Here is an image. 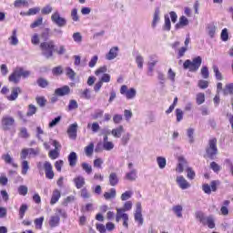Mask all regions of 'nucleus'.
I'll return each mask as SVG.
<instances>
[{
	"label": "nucleus",
	"instance_id": "412c9836",
	"mask_svg": "<svg viewBox=\"0 0 233 233\" xmlns=\"http://www.w3.org/2000/svg\"><path fill=\"white\" fill-rule=\"evenodd\" d=\"M29 3H32V0H15L14 3L15 8H28Z\"/></svg>",
	"mask_w": 233,
	"mask_h": 233
},
{
	"label": "nucleus",
	"instance_id": "72a5a7b5",
	"mask_svg": "<svg viewBox=\"0 0 233 233\" xmlns=\"http://www.w3.org/2000/svg\"><path fill=\"white\" fill-rule=\"evenodd\" d=\"M157 163L158 165V167L161 170H163V168H165V167H167V158H165V157H157Z\"/></svg>",
	"mask_w": 233,
	"mask_h": 233
},
{
	"label": "nucleus",
	"instance_id": "c9c22d12",
	"mask_svg": "<svg viewBox=\"0 0 233 233\" xmlns=\"http://www.w3.org/2000/svg\"><path fill=\"white\" fill-rule=\"evenodd\" d=\"M45 221V217H40L38 218H35L34 223L36 230H41L43 228V222Z\"/></svg>",
	"mask_w": 233,
	"mask_h": 233
},
{
	"label": "nucleus",
	"instance_id": "7c9ffc66",
	"mask_svg": "<svg viewBox=\"0 0 233 233\" xmlns=\"http://www.w3.org/2000/svg\"><path fill=\"white\" fill-rule=\"evenodd\" d=\"M196 218L198 219V221H200V223H202V225H207V218L205 216V213H203L202 211H198L195 213Z\"/></svg>",
	"mask_w": 233,
	"mask_h": 233
},
{
	"label": "nucleus",
	"instance_id": "774afa93",
	"mask_svg": "<svg viewBox=\"0 0 233 233\" xmlns=\"http://www.w3.org/2000/svg\"><path fill=\"white\" fill-rule=\"evenodd\" d=\"M49 157L51 159H57V157H59V150L53 149V150L49 151Z\"/></svg>",
	"mask_w": 233,
	"mask_h": 233
},
{
	"label": "nucleus",
	"instance_id": "5fc2aeb1",
	"mask_svg": "<svg viewBox=\"0 0 233 233\" xmlns=\"http://www.w3.org/2000/svg\"><path fill=\"white\" fill-rule=\"evenodd\" d=\"M183 110L177 108L176 109V117H177V123H181V121H183Z\"/></svg>",
	"mask_w": 233,
	"mask_h": 233
},
{
	"label": "nucleus",
	"instance_id": "a211bd4d",
	"mask_svg": "<svg viewBox=\"0 0 233 233\" xmlns=\"http://www.w3.org/2000/svg\"><path fill=\"white\" fill-rule=\"evenodd\" d=\"M19 94H21V87H13L11 95L7 96L8 101H15L19 96Z\"/></svg>",
	"mask_w": 233,
	"mask_h": 233
},
{
	"label": "nucleus",
	"instance_id": "dca6fc26",
	"mask_svg": "<svg viewBox=\"0 0 233 233\" xmlns=\"http://www.w3.org/2000/svg\"><path fill=\"white\" fill-rule=\"evenodd\" d=\"M178 161H179V163H178L176 170H177V172H178V174H181V173H183V170L185 167H188V163L183 157H180L178 158Z\"/></svg>",
	"mask_w": 233,
	"mask_h": 233
},
{
	"label": "nucleus",
	"instance_id": "e433bc0d",
	"mask_svg": "<svg viewBox=\"0 0 233 233\" xmlns=\"http://www.w3.org/2000/svg\"><path fill=\"white\" fill-rule=\"evenodd\" d=\"M85 154L87 157H90L94 154V142H91L87 147H85Z\"/></svg>",
	"mask_w": 233,
	"mask_h": 233
},
{
	"label": "nucleus",
	"instance_id": "f03ea898",
	"mask_svg": "<svg viewBox=\"0 0 233 233\" xmlns=\"http://www.w3.org/2000/svg\"><path fill=\"white\" fill-rule=\"evenodd\" d=\"M56 48V43L54 40H49L47 42H42L40 44V49L42 52V56L46 57V59H50L54 56V50Z\"/></svg>",
	"mask_w": 233,
	"mask_h": 233
},
{
	"label": "nucleus",
	"instance_id": "6ab92c4d",
	"mask_svg": "<svg viewBox=\"0 0 233 233\" xmlns=\"http://www.w3.org/2000/svg\"><path fill=\"white\" fill-rule=\"evenodd\" d=\"M185 26H188V18L185 15L180 16L178 23L176 24V30H179V28H183Z\"/></svg>",
	"mask_w": 233,
	"mask_h": 233
},
{
	"label": "nucleus",
	"instance_id": "a19ab883",
	"mask_svg": "<svg viewBox=\"0 0 233 233\" xmlns=\"http://www.w3.org/2000/svg\"><path fill=\"white\" fill-rule=\"evenodd\" d=\"M116 188H111L110 192H105L104 193V198L105 199H114L116 198Z\"/></svg>",
	"mask_w": 233,
	"mask_h": 233
},
{
	"label": "nucleus",
	"instance_id": "49530a36",
	"mask_svg": "<svg viewBox=\"0 0 233 233\" xmlns=\"http://www.w3.org/2000/svg\"><path fill=\"white\" fill-rule=\"evenodd\" d=\"M36 84L38 86H40V88H46V86H48V80L40 77L36 80Z\"/></svg>",
	"mask_w": 233,
	"mask_h": 233
},
{
	"label": "nucleus",
	"instance_id": "6e6552de",
	"mask_svg": "<svg viewBox=\"0 0 233 233\" xmlns=\"http://www.w3.org/2000/svg\"><path fill=\"white\" fill-rule=\"evenodd\" d=\"M39 152H40L39 147L24 148V149H22V151L20 153V159H26L28 157V156H29V157H32V156L34 157H35V156H39Z\"/></svg>",
	"mask_w": 233,
	"mask_h": 233
},
{
	"label": "nucleus",
	"instance_id": "09e8293b",
	"mask_svg": "<svg viewBox=\"0 0 233 233\" xmlns=\"http://www.w3.org/2000/svg\"><path fill=\"white\" fill-rule=\"evenodd\" d=\"M79 108V104H77L76 100H70L68 105V110L71 112V110H77Z\"/></svg>",
	"mask_w": 233,
	"mask_h": 233
},
{
	"label": "nucleus",
	"instance_id": "9b49d317",
	"mask_svg": "<svg viewBox=\"0 0 233 233\" xmlns=\"http://www.w3.org/2000/svg\"><path fill=\"white\" fill-rule=\"evenodd\" d=\"M142 209H141V202H137V209H136V213H135V221H137L139 225V227H141V225H143V214H141Z\"/></svg>",
	"mask_w": 233,
	"mask_h": 233
},
{
	"label": "nucleus",
	"instance_id": "de8ad7c7",
	"mask_svg": "<svg viewBox=\"0 0 233 233\" xmlns=\"http://www.w3.org/2000/svg\"><path fill=\"white\" fill-rule=\"evenodd\" d=\"M35 101L37 105L41 106V108L46 106V98L45 96H36Z\"/></svg>",
	"mask_w": 233,
	"mask_h": 233
},
{
	"label": "nucleus",
	"instance_id": "3c124183",
	"mask_svg": "<svg viewBox=\"0 0 233 233\" xmlns=\"http://www.w3.org/2000/svg\"><path fill=\"white\" fill-rule=\"evenodd\" d=\"M26 210H28V205L22 204L20 207V209H19L20 219H23V218H25V214Z\"/></svg>",
	"mask_w": 233,
	"mask_h": 233
},
{
	"label": "nucleus",
	"instance_id": "c756f323",
	"mask_svg": "<svg viewBox=\"0 0 233 233\" xmlns=\"http://www.w3.org/2000/svg\"><path fill=\"white\" fill-rule=\"evenodd\" d=\"M125 128L123 127V126H119L118 127L112 129L111 134L113 137L119 138L121 137V135L123 134Z\"/></svg>",
	"mask_w": 233,
	"mask_h": 233
},
{
	"label": "nucleus",
	"instance_id": "423d86ee",
	"mask_svg": "<svg viewBox=\"0 0 233 233\" xmlns=\"http://www.w3.org/2000/svg\"><path fill=\"white\" fill-rule=\"evenodd\" d=\"M36 167L38 170H45L46 179H54V169L50 162L46 161L44 164L43 162H38Z\"/></svg>",
	"mask_w": 233,
	"mask_h": 233
},
{
	"label": "nucleus",
	"instance_id": "2f4dec72",
	"mask_svg": "<svg viewBox=\"0 0 233 233\" xmlns=\"http://www.w3.org/2000/svg\"><path fill=\"white\" fill-rule=\"evenodd\" d=\"M21 167L23 176H26V174H28V170H30V165L28 164V161L22 159Z\"/></svg>",
	"mask_w": 233,
	"mask_h": 233
},
{
	"label": "nucleus",
	"instance_id": "bb28decb",
	"mask_svg": "<svg viewBox=\"0 0 233 233\" xmlns=\"http://www.w3.org/2000/svg\"><path fill=\"white\" fill-rule=\"evenodd\" d=\"M74 183L76 188H83V187H85V177L82 176H78L74 178Z\"/></svg>",
	"mask_w": 233,
	"mask_h": 233
},
{
	"label": "nucleus",
	"instance_id": "1a4fd4ad",
	"mask_svg": "<svg viewBox=\"0 0 233 233\" xmlns=\"http://www.w3.org/2000/svg\"><path fill=\"white\" fill-rule=\"evenodd\" d=\"M107 70H108V68L106 67V66H104L99 67L95 72V75L97 76L103 75L99 80L102 84L103 83H110V76L108 74H106Z\"/></svg>",
	"mask_w": 233,
	"mask_h": 233
},
{
	"label": "nucleus",
	"instance_id": "473e14b6",
	"mask_svg": "<svg viewBox=\"0 0 233 233\" xmlns=\"http://www.w3.org/2000/svg\"><path fill=\"white\" fill-rule=\"evenodd\" d=\"M87 128H90L93 134H97V131L101 129V127L99 126V123L95 122L93 124H87Z\"/></svg>",
	"mask_w": 233,
	"mask_h": 233
},
{
	"label": "nucleus",
	"instance_id": "0eeeda50",
	"mask_svg": "<svg viewBox=\"0 0 233 233\" xmlns=\"http://www.w3.org/2000/svg\"><path fill=\"white\" fill-rule=\"evenodd\" d=\"M51 21L54 25H56L59 28H63L64 26H66V18L61 16V13H59V11H55L52 14Z\"/></svg>",
	"mask_w": 233,
	"mask_h": 233
},
{
	"label": "nucleus",
	"instance_id": "c03bdc74",
	"mask_svg": "<svg viewBox=\"0 0 233 233\" xmlns=\"http://www.w3.org/2000/svg\"><path fill=\"white\" fill-rule=\"evenodd\" d=\"M66 75L71 81H74L76 79V72L71 67L66 68Z\"/></svg>",
	"mask_w": 233,
	"mask_h": 233
},
{
	"label": "nucleus",
	"instance_id": "9d476101",
	"mask_svg": "<svg viewBox=\"0 0 233 233\" xmlns=\"http://www.w3.org/2000/svg\"><path fill=\"white\" fill-rule=\"evenodd\" d=\"M120 94L122 96H126L127 99H134V97H136V95L137 94V91H136V88L134 87L128 89V86L127 85H123L120 88Z\"/></svg>",
	"mask_w": 233,
	"mask_h": 233
},
{
	"label": "nucleus",
	"instance_id": "e2e57ef3",
	"mask_svg": "<svg viewBox=\"0 0 233 233\" xmlns=\"http://www.w3.org/2000/svg\"><path fill=\"white\" fill-rule=\"evenodd\" d=\"M103 114H105V111H103V109H96L92 115V117L93 119H99L100 117H103Z\"/></svg>",
	"mask_w": 233,
	"mask_h": 233
},
{
	"label": "nucleus",
	"instance_id": "a878e982",
	"mask_svg": "<svg viewBox=\"0 0 233 233\" xmlns=\"http://www.w3.org/2000/svg\"><path fill=\"white\" fill-rule=\"evenodd\" d=\"M125 177L127 181H136V179H137V170L131 169L130 172L126 174Z\"/></svg>",
	"mask_w": 233,
	"mask_h": 233
},
{
	"label": "nucleus",
	"instance_id": "f257e3e1",
	"mask_svg": "<svg viewBox=\"0 0 233 233\" xmlns=\"http://www.w3.org/2000/svg\"><path fill=\"white\" fill-rule=\"evenodd\" d=\"M29 76H30V71H26L23 69V67H17L9 76L8 79L10 83H15V85H17V83L21 81V77H24V79H26V77H29Z\"/></svg>",
	"mask_w": 233,
	"mask_h": 233
},
{
	"label": "nucleus",
	"instance_id": "2eb2a0df",
	"mask_svg": "<svg viewBox=\"0 0 233 233\" xmlns=\"http://www.w3.org/2000/svg\"><path fill=\"white\" fill-rule=\"evenodd\" d=\"M11 46H17L19 45V38H17V29L12 31L11 36L8 38Z\"/></svg>",
	"mask_w": 233,
	"mask_h": 233
},
{
	"label": "nucleus",
	"instance_id": "aec40b11",
	"mask_svg": "<svg viewBox=\"0 0 233 233\" xmlns=\"http://www.w3.org/2000/svg\"><path fill=\"white\" fill-rule=\"evenodd\" d=\"M108 179H109V185L111 187H116L119 184V177H117V173L116 172L110 173Z\"/></svg>",
	"mask_w": 233,
	"mask_h": 233
},
{
	"label": "nucleus",
	"instance_id": "f704fd0d",
	"mask_svg": "<svg viewBox=\"0 0 233 233\" xmlns=\"http://www.w3.org/2000/svg\"><path fill=\"white\" fill-rule=\"evenodd\" d=\"M173 212L177 218H183V207L181 205L173 207Z\"/></svg>",
	"mask_w": 233,
	"mask_h": 233
},
{
	"label": "nucleus",
	"instance_id": "f3484780",
	"mask_svg": "<svg viewBox=\"0 0 233 233\" xmlns=\"http://www.w3.org/2000/svg\"><path fill=\"white\" fill-rule=\"evenodd\" d=\"M55 94L56 96H68V94H70V86H64L60 88H56L55 90Z\"/></svg>",
	"mask_w": 233,
	"mask_h": 233
},
{
	"label": "nucleus",
	"instance_id": "052dcab7",
	"mask_svg": "<svg viewBox=\"0 0 233 233\" xmlns=\"http://www.w3.org/2000/svg\"><path fill=\"white\" fill-rule=\"evenodd\" d=\"M19 136L24 139H28V137H30V134H28V129H26V127H21Z\"/></svg>",
	"mask_w": 233,
	"mask_h": 233
},
{
	"label": "nucleus",
	"instance_id": "4d7b16f0",
	"mask_svg": "<svg viewBox=\"0 0 233 233\" xmlns=\"http://www.w3.org/2000/svg\"><path fill=\"white\" fill-rule=\"evenodd\" d=\"M194 132H195V129L193 127H189L187 130V135L189 139V143H194Z\"/></svg>",
	"mask_w": 233,
	"mask_h": 233
},
{
	"label": "nucleus",
	"instance_id": "69168bd1",
	"mask_svg": "<svg viewBox=\"0 0 233 233\" xmlns=\"http://www.w3.org/2000/svg\"><path fill=\"white\" fill-rule=\"evenodd\" d=\"M136 63L137 67L141 69L143 68V63H145V59L140 55H138L136 56Z\"/></svg>",
	"mask_w": 233,
	"mask_h": 233
},
{
	"label": "nucleus",
	"instance_id": "20e7f679",
	"mask_svg": "<svg viewBox=\"0 0 233 233\" xmlns=\"http://www.w3.org/2000/svg\"><path fill=\"white\" fill-rule=\"evenodd\" d=\"M201 63H203V58L201 56L195 57L192 61L186 60L183 64L185 70H189V72H198L199 70V66H201Z\"/></svg>",
	"mask_w": 233,
	"mask_h": 233
},
{
	"label": "nucleus",
	"instance_id": "cd10ccee",
	"mask_svg": "<svg viewBox=\"0 0 233 233\" xmlns=\"http://www.w3.org/2000/svg\"><path fill=\"white\" fill-rule=\"evenodd\" d=\"M68 162L71 167L77 165V154L76 152L73 151L69 154Z\"/></svg>",
	"mask_w": 233,
	"mask_h": 233
},
{
	"label": "nucleus",
	"instance_id": "5701e85b",
	"mask_svg": "<svg viewBox=\"0 0 233 233\" xmlns=\"http://www.w3.org/2000/svg\"><path fill=\"white\" fill-rule=\"evenodd\" d=\"M60 198H61V191H59V189H55L51 197L50 205H56V203L59 201Z\"/></svg>",
	"mask_w": 233,
	"mask_h": 233
},
{
	"label": "nucleus",
	"instance_id": "4be33fe9",
	"mask_svg": "<svg viewBox=\"0 0 233 233\" xmlns=\"http://www.w3.org/2000/svg\"><path fill=\"white\" fill-rule=\"evenodd\" d=\"M127 218H128V214L125 213V209L116 208V223H119L121 219H127Z\"/></svg>",
	"mask_w": 233,
	"mask_h": 233
},
{
	"label": "nucleus",
	"instance_id": "603ef678",
	"mask_svg": "<svg viewBox=\"0 0 233 233\" xmlns=\"http://www.w3.org/2000/svg\"><path fill=\"white\" fill-rule=\"evenodd\" d=\"M157 65V60H153L152 62H148V73L147 75L152 76V73L154 72V67Z\"/></svg>",
	"mask_w": 233,
	"mask_h": 233
},
{
	"label": "nucleus",
	"instance_id": "58836bf2",
	"mask_svg": "<svg viewBox=\"0 0 233 233\" xmlns=\"http://www.w3.org/2000/svg\"><path fill=\"white\" fill-rule=\"evenodd\" d=\"M213 71L215 74L216 80L223 81V75H221V72L219 71V67H218V66H213Z\"/></svg>",
	"mask_w": 233,
	"mask_h": 233
},
{
	"label": "nucleus",
	"instance_id": "6e6d98bb",
	"mask_svg": "<svg viewBox=\"0 0 233 233\" xmlns=\"http://www.w3.org/2000/svg\"><path fill=\"white\" fill-rule=\"evenodd\" d=\"M82 169L86 171L88 175L92 174V166H90L88 163L83 162L81 164Z\"/></svg>",
	"mask_w": 233,
	"mask_h": 233
},
{
	"label": "nucleus",
	"instance_id": "8fccbe9b",
	"mask_svg": "<svg viewBox=\"0 0 233 233\" xmlns=\"http://www.w3.org/2000/svg\"><path fill=\"white\" fill-rule=\"evenodd\" d=\"M196 101L197 105H203L205 103V93L197 94Z\"/></svg>",
	"mask_w": 233,
	"mask_h": 233
},
{
	"label": "nucleus",
	"instance_id": "4468645a",
	"mask_svg": "<svg viewBox=\"0 0 233 233\" xmlns=\"http://www.w3.org/2000/svg\"><path fill=\"white\" fill-rule=\"evenodd\" d=\"M119 52V47L114 46L112 47L109 52L106 55V59L107 61H112V59H116L117 57V54Z\"/></svg>",
	"mask_w": 233,
	"mask_h": 233
},
{
	"label": "nucleus",
	"instance_id": "864d4df0",
	"mask_svg": "<svg viewBox=\"0 0 233 233\" xmlns=\"http://www.w3.org/2000/svg\"><path fill=\"white\" fill-rule=\"evenodd\" d=\"M129 141H130V133H126L125 135H123L121 138V145H123L124 147H127Z\"/></svg>",
	"mask_w": 233,
	"mask_h": 233
},
{
	"label": "nucleus",
	"instance_id": "7ed1b4c3",
	"mask_svg": "<svg viewBox=\"0 0 233 233\" xmlns=\"http://www.w3.org/2000/svg\"><path fill=\"white\" fill-rule=\"evenodd\" d=\"M206 155L209 159H214L218 156V138L213 137L208 140Z\"/></svg>",
	"mask_w": 233,
	"mask_h": 233
},
{
	"label": "nucleus",
	"instance_id": "338daca9",
	"mask_svg": "<svg viewBox=\"0 0 233 233\" xmlns=\"http://www.w3.org/2000/svg\"><path fill=\"white\" fill-rule=\"evenodd\" d=\"M52 74L53 76H61V74H63V66H58L56 67H54L52 69Z\"/></svg>",
	"mask_w": 233,
	"mask_h": 233
},
{
	"label": "nucleus",
	"instance_id": "79ce46f5",
	"mask_svg": "<svg viewBox=\"0 0 233 233\" xmlns=\"http://www.w3.org/2000/svg\"><path fill=\"white\" fill-rule=\"evenodd\" d=\"M222 91L224 96H228V94H233V83L227 84Z\"/></svg>",
	"mask_w": 233,
	"mask_h": 233
},
{
	"label": "nucleus",
	"instance_id": "680f3d73",
	"mask_svg": "<svg viewBox=\"0 0 233 233\" xmlns=\"http://www.w3.org/2000/svg\"><path fill=\"white\" fill-rule=\"evenodd\" d=\"M186 172H187V177L188 179H194V177H196V172L192 170V167H187L186 168Z\"/></svg>",
	"mask_w": 233,
	"mask_h": 233
},
{
	"label": "nucleus",
	"instance_id": "b1692460",
	"mask_svg": "<svg viewBox=\"0 0 233 233\" xmlns=\"http://www.w3.org/2000/svg\"><path fill=\"white\" fill-rule=\"evenodd\" d=\"M2 159L6 163L7 165H12V167H17V164L14 163V158L10 156V154H4L2 155Z\"/></svg>",
	"mask_w": 233,
	"mask_h": 233
},
{
	"label": "nucleus",
	"instance_id": "39448f33",
	"mask_svg": "<svg viewBox=\"0 0 233 233\" xmlns=\"http://www.w3.org/2000/svg\"><path fill=\"white\" fill-rule=\"evenodd\" d=\"M1 127L4 132H8V130H12L15 127V118L10 115H5L1 118Z\"/></svg>",
	"mask_w": 233,
	"mask_h": 233
},
{
	"label": "nucleus",
	"instance_id": "ea45409f",
	"mask_svg": "<svg viewBox=\"0 0 233 233\" xmlns=\"http://www.w3.org/2000/svg\"><path fill=\"white\" fill-rule=\"evenodd\" d=\"M170 28H171L170 17L168 16V15H166L163 30H165L166 32H170Z\"/></svg>",
	"mask_w": 233,
	"mask_h": 233
},
{
	"label": "nucleus",
	"instance_id": "f8f14e48",
	"mask_svg": "<svg viewBox=\"0 0 233 233\" xmlns=\"http://www.w3.org/2000/svg\"><path fill=\"white\" fill-rule=\"evenodd\" d=\"M67 136L70 139L77 138V123H74L69 126L67 129Z\"/></svg>",
	"mask_w": 233,
	"mask_h": 233
},
{
	"label": "nucleus",
	"instance_id": "0e129e2a",
	"mask_svg": "<svg viewBox=\"0 0 233 233\" xmlns=\"http://www.w3.org/2000/svg\"><path fill=\"white\" fill-rule=\"evenodd\" d=\"M206 225H208V228H214L216 227V223H214V218L212 217H208L206 218Z\"/></svg>",
	"mask_w": 233,
	"mask_h": 233
},
{
	"label": "nucleus",
	"instance_id": "ddd939ff",
	"mask_svg": "<svg viewBox=\"0 0 233 233\" xmlns=\"http://www.w3.org/2000/svg\"><path fill=\"white\" fill-rule=\"evenodd\" d=\"M177 183L182 190H187V188H190V183L187 181L183 176L177 177Z\"/></svg>",
	"mask_w": 233,
	"mask_h": 233
},
{
	"label": "nucleus",
	"instance_id": "4c0bfd02",
	"mask_svg": "<svg viewBox=\"0 0 233 233\" xmlns=\"http://www.w3.org/2000/svg\"><path fill=\"white\" fill-rule=\"evenodd\" d=\"M216 26L214 24H209L208 25V34L211 39H214V36L216 35Z\"/></svg>",
	"mask_w": 233,
	"mask_h": 233
},
{
	"label": "nucleus",
	"instance_id": "bf43d9fd",
	"mask_svg": "<svg viewBox=\"0 0 233 233\" xmlns=\"http://www.w3.org/2000/svg\"><path fill=\"white\" fill-rule=\"evenodd\" d=\"M132 194H134L132 191H126L121 195L120 198L122 201H128L132 198Z\"/></svg>",
	"mask_w": 233,
	"mask_h": 233
},
{
	"label": "nucleus",
	"instance_id": "13d9d810",
	"mask_svg": "<svg viewBox=\"0 0 233 233\" xmlns=\"http://www.w3.org/2000/svg\"><path fill=\"white\" fill-rule=\"evenodd\" d=\"M18 194L20 196H26L28 194V187L22 185L18 187Z\"/></svg>",
	"mask_w": 233,
	"mask_h": 233
},
{
	"label": "nucleus",
	"instance_id": "c85d7f7f",
	"mask_svg": "<svg viewBox=\"0 0 233 233\" xmlns=\"http://www.w3.org/2000/svg\"><path fill=\"white\" fill-rule=\"evenodd\" d=\"M159 14H161L159 7H156L154 16H153V22H152L153 28H156V26L157 25V23H159V19H160Z\"/></svg>",
	"mask_w": 233,
	"mask_h": 233
},
{
	"label": "nucleus",
	"instance_id": "37998d69",
	"mask_svg": "<svg viewBox=\"0 0 233 233\" xmlns=\"http://www.w3.org/2000/svg\"><path fill=\"white\" fill-rule=\"evenodd\" d=\"M80 97L82 99H92V95L90 94V89L86 88L84 91H80Z\"/></svg>",
	"mask_w": 233,
	"mask_h": 233
},
{
	"label": "nucleus",
	"instance_id": "393cba45",
	"mask_svg": "<svg viewBox=\"0 0 233 233\" xmlns=\"http://www.w3.org/2000/svg\"><path fill=\"white\" fill-rule=\"evenodd\" d=\"M61 221V218L59 216H52L49 219V227L51 228H55V227H59V223Z\"/></svg>",
	"mask_w": 233,
	"mask_h": 233
},
{
	"label": "nucleus",
	"instance_id": "a18cd8bd",
	"mask_svg": "<svg viewBox=\"0 0 233 233\" xmlns=\"http://www.w3.org/2000/svg\"><path fill=\"white\" fill-rule=\"evenodd\" d=\"M35 112H37V107H35V105H29L28 106V110L26 113V116L27 117H32V116H34V114H35Z\"/></svg>",
	"mask_w": 233,
	"mask_h": 233
}]
</instances>
